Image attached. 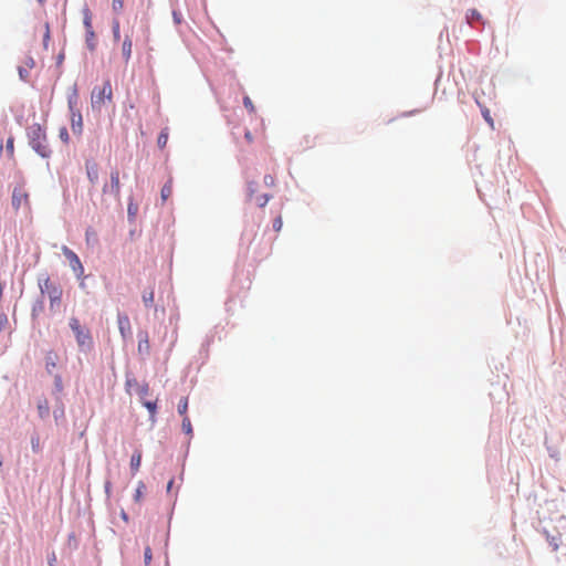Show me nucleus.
I'll return each mask as SVG.
<instances>
[{
	"label": "nucleus",
	"mask_w": 566,
	"mask_h": 566,
	"mask_svg": "<svg viewBox=\"0 0 566 566\" xmlns=\"http://www.w3.org/2000/svg\"><path fill=\"white\" fill-rule=\"evenodd\" d=\"M264 184L272 187L274 185V178L271 175L264 176Z\"/></svg>",
	"instance_id": "obj_37"
},
{
	"label": "nucleus",
	"mask_w": 566,
	"mask_h": 566,
	"mask_svg": "<svg viewBox=\"0 0 566 566\" xmlns=\"http://www.w3.org/2000/svg\"><path fill=\"white\" fill-rule=\"evenodd\" d=\"M181 427L186 434H188V436L192 434V426H191V422H190V419L188 416L184 417Z\"/></svg>",
	"instance_id": "obj_21"
},
{
	"label": "nucleus",
	"mask_w": 566,
	"mask_h": 566,
	"mask_svg": "<svg viewBox=\"0 0 566 566\" xmlns=\"http://www.w3.org/2000/svg\"><path fill=\"white\" fill-rule=\"evenodd\" d=\"M253 196H254V189L250 186L249 187V197H250V199H254L259 207H264L270 200L269 195H262V196H258L255 198Z\"/></svg>",
	"instance_id": "obj_14"
},
{
	"label": "nucleus",
	"mask_w": 566,
	"mask_h": 566,
	"mask_svg": "<svg viewBox=\"0 0 566 566\" xmlns=\"http://www.w3.org/2000/svg\"><path fill=\"white\" fill-rule=\"evenodd\" d=\"M481 112H482V116L485 119V122L490 125V127L492 129H494V120H493V118L491 116L490 109L486 108V107H482Z\"/></svg>",
	"instance_id": "obj_22"
},
{
	"label": "nucleus",
	"mask_w": 566,
	"mask_h": 566,
	"mask_svg": "<svg viewBox=\"0 0 566 566\" xmlns=\"http://www.w3.org/2000/svg\"><path fill=\"white\" fill-rule=\"evenodd\" d=\"M36 408H38V412H39V416L41 419H45L46 417H49L50 406H49V401L45 398L40 399L38 401Z\"/></svg>",
	"instance_id": "obj_12"
},
{
	"label": "nucleus",
	"mask_w": 566,
	"mask_h": 566,
	"mask_svg": "<svg viewBox=\"0 0 566 566\" xmlns=\"http://www.w3.org/2000/svg\"><path fill=\"white\" fill-rule=\"evenodd\" d=\"M142 463V452L139 450H135L130 459V469L133 474L137 473Z\"/></svg>",
	"instance_id": "obj_13"
},
{
	"label": "nucleus",
	"mask_w": 566,
	"mask_h": 566,
	"mask_svg": "<svg viewBox=\"0 0 566 566\" xmlns=\"http://www.w3.org/2000/svg\"><path fill=\"white\" fill-rule=\"evenodd\" d=\"M112 8L115 12H120L124 8V0H112Z\"/></svg>",
	"instance_id": "obj_29"
},
{
	"label": "nucleus",
	"mask_w": 566,
	"mask_h": 566,
	"mask_svg": "<svg viewBox=\"0 0 566 566\" xmlns=\"http://www.w3.org/2000/svg\"><path fill=\"white\" fill-rule=\"evenodd\" d=\"M113 35L115 40H119V22L115 21L113 24Z\"/></svg>",
	"instance_id": "obj_34"
},
{
	"label": "nucleus",
	"mask_w": 566,
	"mask_h": 566,
	"mask_svg": "<svg viewBox=\"0 0 566 566\" xmlns=\"http://www.w3.org/2000/svg\"><path fill=\"white\" fill-rule=\"evenodd\" d=\"M151 558H153L151 548L147 545L145 547V552H144V564H145V566H149L150 565Z\"/></svg>",
	"instance_id": "obj_26"
},
{
	"label": "nucleus",
	"mask_w": 566,
	"mask_h": 566,
	"mask_svg": "<svg viewBox=\"0 0 566 566\" xmlns=\"http://www.w3.org/2000/svg\"><path fill=\"white\" fill-rule=\"evenodd\" d=\"M112 86L109 82H105L101 87H95L92 92L91 104L94 109H101L106 101H112Z\"/></svg>",
	"instance_id": "obj_4"
},
{
	"label": "nucleus",
	"mask_w": 566,
	"mask_h": 566,
	"mask_svg": "<svg viewBox=\"0 0 566 566\" xmlns=\"http://www.w3.org/2000/svg\"><path fill=\"white\" fill-rule=\"evenodd\" d=\"M118 329L124 338L132 334L129 318L126 314H118L117 316Z\"/></svg>",
	"instance_id": "obj_9"
},
{
	"label": "nucleus",
	"mask_w": 566,
	"mask_h": 566,
	"mask_svg": "<svg viewBox=\"0 0 566 566\" xmlns=\"http://www.w3.org/2000/svg\"><path fill=\"white\" fill-rule=\"evenodd\" d=\"M9 324L8 316L4 313H0V332L4 331Z\"/></svg>",
	"instance_id": "obj_32"
},
{
	"label": "nucleus",
	"mask_w": 566,
	"mask_h": 566,
	"mask_svg": "<svg viewBox=\"0 0 566 566\" xmlns=\"http://www.w3.org/2000/svg\"><path fill=\"white\" fill-rule=\"evenodd\" d=\"M31 449H32V451L34 453H40L41 450H42L41 439H40V436L38 433H34L31 437Z\"/></svg>",
	"instance_id": "obj_19"
},
{
	"label": "nucleus",
	"mask_w": 566,
	"mask_h": 566,
	"mask_svg": "<svg viewBox=\"0 0 566 566\" xmlns=\"http://www.w3.org/2000/svg\"><path fill=\"white\" fill-rule=\"evenodd\" d=\"M6 148H7L9 156L12 158L13 154H14V138L13 137H9L7 139Z\"/></svg>",
	"instance_id": "obj_27"
},
{
	"label": "nucleus",
	"mask_w": 566,
	"mask_h": 566,
	"mask_svg": "<svg viewBox=\"0 0 566 566\" xmlns=\"http://www.w3.org/2000/svg\"><path fill=\"white\" fill-rule=\"evenodd\" d=\"M172 193V180L169 179L161 188L160 197L163 202H165Z\"/></svg>",
	"instance_id": "obj_16"
},
{
	"label": "nucleus",
	"mask_w": 566,
	"mask_h": 566,
	"mask_svg": "<svg viewBox=\"0 0 566 566\" xmlns=\"http://www.w3.org/2000/svg\"><path fill=\"white\" fill-rule=\"evenodd\" d=\"M244 138L245 140L248 142V144H252L253 143V136L251 134L250 130H247L245 134H244Z\"/></svg>",
	"instance_id": "obj_39"
},
{
	"label": "nucleus",
	"mask_w": 566,
	"mask_h": 566,
	"mask_svg": "<svg viewBox=\"0 0 566 566\" xmlns=\"http://www.w3.org/2000/svg\"><path fill=\"white\" fill-rule=\"evenodd\" d=\"M83 23H84L86 33L94 31L93 25H92V13L88 8H85L83 10Z\"/></svg>",
	"instance_id": "obj_15"
},
{
	"label": "nucleus",
	"mask_w": 566,
	"mask_h": 566,
	"mask_svg": "<svg viewBox=\"0 0 566 566\" xmlns=\"http://www.w3.org/2000/svg\"><path fill=\"white\" fill-rule=\"evenodd\" d=\"M92 239H95V232L88 229L86 231V242L90 243Z\"/></svg>",
	"instance_id": "obj_38"
},
{
	"label": "nucleus",
	"mask_w": 566,
	"mask_h": 566,
	"mask_svg": "<svg viewBox=\"0 0 566 566\" xmlns=\"http://www.w3.org/2000/svg\"><path fill=\"white\" fill-rule=\"evenodd\" d=\"M19 74L21 75V77H23L24 72H22V70H20V71H19Z\"/></svg>",
	"instance_id": "obj_44"
},
{
	"label": "nucleus",
	"mask_w": 566,
	"mask_h": 566,
	"mask_svg": "<svg viewBox=\"0 0 566 566\" xmlns=\"http://www.w3.org/2000/svg\"><path fill=\"white\" fill-rule=\"evenodd\" d=\"M174 484V480H170L167 484V490L169 491Z\"/></svg>",
	"instance_id": "obj_42"
},
{
	"label": "nucleus",
	"mask_w": 566,
	"mask_h": 566,
	"mask_svg": "<svg viewBox=\"0 0 566 566\" xmlns=\"http://www.w3.org/2000/svg\"><path fill=\"white\" fill-rule=\"evenodd\" d=\"M282 227H283L282 217L279 216L273 221V229H274V231L280 232Z\"/></svg>",
	"instance_id": "obj_33"
},
{
	"label": "nucleus",
	"mask_w": 566,
	"mask_h": 566,
	"mask_svg": "<svg viewBox=\"0 0 566 566\" xmlns=\"http://www.w3.org/2000/svg\"><path fill=\"white\" fill-rule=\"evenodd\" d=\"M139 340H138V352L142 353V352H148L149 349V340H148V335L147 333H140L139 335Z\"/></svg>",
	"instance_id": "obj_17"
},
{
	"label": "nucleus",
	"mask_w": 566,
	"mask_h": 566,
	"mask_svg": "<svg viewBox=\"0 0 566 566\" xmlns=\"http://www.w3.org/2000/svg\"><path fill=\"white\" fill-rule=\"evenodd\" d=\"M12 207L19 210L21 207L30 208L29 195L22 187H15L12 192Z\"/></svg>",
	"instance_id": "obj_7"
},
{
	"label": "nucleus",
	"mask_w": 566,
	"mask_h": 566,
	"mask_svg": "<svg viewBox=\"0 0 566 566\" xmlns=\"http://www.w3.org/2000/svg\"><path fill=\"white\" fill-rule=\"evenodd\" d=\"M86 45L90 51H94L96 49V36L94 31L86 33Z\"/></svg>",
	"instance_id": "obj_20"
},
{
	"label": "nucleus",
	"mask_w": 566,
	"mask_h": 566,
	"mask_svg": "<svg viewBox=\"0 0 566 566\" xmlns=\"http://www.w3.org/2000/svg\"><path fill=\"white\" fill-rule=\"evenodd\" d=\"M243 104L245 106V108L250 112V113H254L255 112V107L251 101V98L249 96H244L243 98Z\"/></svg>",
	"instance_id": "obj_30"
},
{
	"label": "nucleus",
	"mask_w": 566,
	"mask_h": 566,
	"mask_svg": "<svg viewBox=\"0 0 566 566\" xmlns=\"http://www.w3.org/2000/svg\"><path fill=\"white\" fill-rule=\"evenodd\" d=\"M144 406L148 409L150 412V418L154 420L157 409V403L154 401H145Z\"/></svg>",
	"instance_id": "obj_25"
},
{
	"label": "nucleus",
	"mask_w": 566,
	"mask_h": 566,
	"mask_svg": "<svg viewBox=\"0 0 566 566\" xmlns=\"http://www.w3.org/2000/svg\"><path fill=\"white\" fill-rule=\"evenodd\" d=\"M188 410V399L182 398L178 403V412L180 416L185 417Z\"/></svg>",
	"instance_id": "obj_23"
},
{
	"label": "nucleus",
	"mask_w": 566,
	"mask_h": 566,
	"mask_svg": "<svg viewBox=\"0 0 566 566\" xmlns=\"http://www.w3.org/2000/svg\"><path fill=\"white\" fill-rule=\"evenodd\" d=\"M19 74L21 75V77H23L24 72H22V70H20V71H19Z\"/></svg>",
	"instance_id": "obj_45"
},
{
	"label": "nucleus",
	"mask_w": 566,
	"mask_h": 566,
	"mask_svg": "<svg viewBox=\"0 0 566 566\" xmlns=\"http://www.w3.org/2000/svg\"><path fill=\"white\" fill-rule=\"evenodd\" d=\"M136 211H137V207L134 206L133 203H129L128 205V214L134 216L136 213Z\"/></svg>",
	"instance_id": "obj_40"
},
{
	"label": "nucleus",
	"mask_w": 566,
	"mask_h": 566,
	"mask_svg": "<svg viewBox=\"0 0 566 566\" xmlns=\"http://www.w3.org/2000/svg\"><path fill=\"white\" fill-rule=\"evenodd\" d=\"M30 144L32 148L42 157L50 156V149L46 144V135L45 130L42 128L40 124H34L30 127Z\"/></svg>",
	"instance_id": "obj_1"
},
{
	"label": "nucleus",
	"mask_w": 566,
	"mask_h": 566,
	"mask_svg": "<svg viewBox=\"0 0 566 566\" xmlns=\"http://www.w3.org/2000/svg\"><path fill=\"white\" fill-rule=\"evenodd\" d=\"M168 136H169V134H168V128H164V129L160 132V134H159V136H158V138H157V145H158V147H159L160 149H163V148H165V147H166V145H167V143H168Z\"/></svg>",
	"instance_id": "obj_18"
},
{
	"label": "nucleus",
	"mask_w": 566,
	"mask_h": 566,
	"mask_svg": "<svg viewBox=\"0 0 566 566\" xmlns=\"http://www.w3.org/2000/svg\"><path fill=\"white\" fill-rule=\"evenodd\" d=\"M86 175L92 184H96L98 180V167L95 163L86 164Z\"/></svg>",
	"instance_id": "obj_11"
},
{
	"label": "nucleus",
	"mask_w": 566,
	"mask_h": 566,
	"mask_svg": "<svg viewBox=\"0 0 566 566\" xmlns=\"http://www.w3.org/2000/svg\"><path fill=\"white\" fill-rule=\"evenodd\" d=\"M469 23L473 21H478L481 19V14L476 10H470V13L467 15Z\"/></svg>",
	"instance_id": "obj_28"
},
{
	"label": "nucleus",
	"mask_w": 566,
	"mask_h": 566,
	"mask_svg": "<svg viewBox=\"0 0 566 566\" xmlns=\"http://www.w3.org/2000/svg\"><path fill=\"white\" fill-rule=\"evenodd\" d=\"M70 327L73 331L77 345L83 349H91L93 340L91 333L87 328L81 326L80 321L76 317L70 319Z\"/></svg>",
	"instance_id": "obj_3"
},
{
	"label": "nucleus",
	"mask_w": 566,
	"mask_h": 566,
	"mask_svg": "<svg viewBox=\"0 0 566 566\" xmlns=\"http://www.w3.org/2000/svg\"><path fill=\"white\" fill-rule=\"evenodd\" d=\"M75 102L72 98L69 99V106L71 109V127L75 134H81L83 127L82 115L80 111L74 107Z\"/></svg>",
	"instance_id": "obj_8"
},
{
	"label": "nucleus",
	"mask_w": 566,
	"mask_h": 566,
	"mask_svg": "<svg viewBox=\"0 0 566 566\" xmlns=\"http://www.w3.org/2000/svg\"><path fill=\"white\" fill-rule=\"evenodd\" d=\"M172 17H174V20H175V22H176V23H180V22H181V15H180V13H178V12L174 11V12H172Z\"/></svg>",
	"instance_id": "obj_41"
},
{
	"label": "nucleus",
	"mask_w": 566,
	"mask_h": 566,
	"mask_svg": "<svg viewBox=\"0 0 566 566\" xmlns=\"http://www.w3.org/2000/svg\"><path fill=\"white\" fill-rule=\"evenodd\" d=\"M39 286L41 293L49 296L51 311H54L55 307H59L62 298V289L52 282L49 276L40 280Z\"/></svg>",
	"instance_id": "obj_2"
},
{
	"label": "nucleus",
	"mask_w": 566,
	"mask_h": 566,
	"mask_svg": "<svg viewBox=\"0 0 566 566\" xmlns=\"http://www.w3.org/2000/svg\"><path fill=\"white\" fill-rule=\"evenodd\" d=\"M146 305L151 304L154 301V292H150L148 295L143 296Z\"/></svg>",
	"instance_id": "obj_36"
},
{
	"label": "nucleus",
	"mask_w": 566,
	"mask_h": 566,
	"mask_svg": "<svg viewBox=\"0 0 566 566\" xmlns=\"http://www.w3.org/2000/svg\"><path fill=\"white\" fill-rule=\"evenodd\" d=\"M132 48H133V41H132L130 36L126 35L123 41V44H122V54H123V57L126 63L130 60Z\"/></svg>",
	"instance_id": "obj_10"
},
{
	"label": "nucleus",
	"mask_w": 566,
	"mask_h": 566,
	"mask_svg": "<svg viewBox=\"0 0 566 566\" xmlns=\"http://www.w3.org/2000/svg\"><path fill=\"white\" fill-rule=\"evenodd\" d=\"M145 489H146L145 484L143 482H139L137 485V489L135 491V495H134V499L136 502H140Z\"/></svg>",
	"instance_id": "obj_24"
},
{
	"label": "nucleus",
	"mask_w": 566,
	"mask_h": 566,
	"mask_svg": "<svg viewBox=\"0 0 566 566\" xmlns=\"http://www.w3.org/2000/svg\"><path fill=\"white\" fill-rule=\"evenodd\" d=\"M148 390V387L146 386L145 388L142 389V394H146Z\"/></svg>",
	"instance_id": "obj_43"
},
{
	"label": "nucleus",
	"mask_w": 566,
	"mask_h": 566,
	"mask_svg": "<svg viewBox=\"0 0 566 566\" xmlns=\"http://www.w3.org/2000/svg\"><path fill=\"white\" fill-rule=\"evenodd\" d=\"M62 252H63L64 256L67 259L70 266L72 268L74 273L78 277L82 276L84 273V268H83L82 262H81L80 258L77 256V254L75 252H73L72 250H70L65 245L62 248Z\"/></svg>",
	"instance_id": "obj_6"
},
{
	"label": "nucleus",
	"mask_w": 566,
	"mask_h": 566,
	"mask_svg": "<svg viewBox=\"0 0 566 566\" xmlns=\"http://www.w3.org/2000/svg\"><path fill=\"white\" fill-rule=\"evenodd\" d=\"M103 193H111L115 199L119 200L120 198V181H119V171L114 169L111 171V182L109 185H104Z\"/></svg>",
	"instance_id": "obj_5"
},
{
	"label": "nucleus",
	"mask_w": 566,
	"mask_h": 566,
	"mask_svg": "<svg viewBox=\"0 0 566 566\" xmlns=\"http://www.w3.org/2000/svg\"><path fill=\"white\" fill-rule=\"evenodd\" d=\"M60 138L64 142V143H67L69 142V133H67V129L65 127H62L60 129Z\"/></svg>",
	"instance_id": "obj_35"
},
{
	"label": "nucleus",
	"mask_w": 566,
	"mask_h": 566,
	"mask_svg": "<svg viewBox=\"0 0 566 566\" xmlns=\"http://www.w3.org/2000/svg\"><path fill=\"white\" fill-rule=\"evenodd\" d=\"M49 41H50V27H49V23H45L44 24V35H43V44H44L45 49L48 48Z\"/></svg>",
	"instance_id": "obj_31"
}]
</instances>
